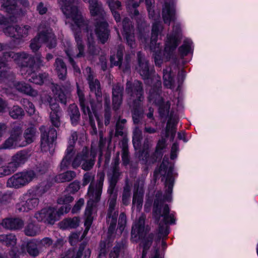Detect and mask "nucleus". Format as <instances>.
Here are the masks:
<instances>
[{
	"instance_id": "40",
	"label": "nucleus",
	"mask_w": 258,
	"mask_h": 258,
	"mask_svg": "<svg viewBox=\"0 0 258 258\" xmlns=\"http://www.w3.org/2000/svg\"><path fill=\"white\" fill-rule=\"evenodd\" d=\"M55 70L60 79L63 80L67 74V67L63 60L59 58L55 60Z\"/></svg>"
},
{
	"instance_id": "17",
	"label": "nucleus",
	"mask_w": 258,
	"mask_h": 258,
	"mask_svg": "<svg viewBox=\"0 0 258 258\" xmlns=\"http://www.w3.org/2000/svg\"><path fill=\"white\" fill-rule=\"evenodd\" d=\"M22 128L20 126H17L13 128L10 137L0 146V150L11 149L18 147H24L21 144Z\"/></svg>"
},
{
	"instance_id": "63",
	"label": "nucleus",
	"mask_w": 258,
	"mask_h": 258,
	"mask_svg": "<svg viewBox=\"0 0 258 258\" xmlns=\"http://www.w3.org/2000/svg\"><path fill=\"white\" fill-rule=\"evenodd\" d=\"M111 11H116L121 8V3L119 1L114 0H106Z\"/></svg>"
},
{
	"instance_id": "39",
	"label": "nucleus",
	"mask_w": 258,
	"mask_h": 258,
	"mask_svg": "<svg viewBox=\"0 0 258 258\" xmlns=\"http://www.w3.org/2000/svg\"><path fill=\"white\" fill-rule=\"evenodd\" d=\"M17 241L16 236L14 234H3L0 235V243L7 246H14L16 244Z\"/></svg>"
},
{
	"instance_id": "13",
	"label": "nucleus",
	"mask_w": 258,
	"mask_h": 258,
	"mask_svg": "<svg viewBox=\"0 0 258 258\" xmlns=\"http://www.w3.org/2000/svg\"><path fill=\"white\" fill-rule=\"evenodd\" d=\"M31 27L27 25L9 26L4 29V33L10 37L18 40V44L22 41L23 38L29 34Z\"/></svg>"
},
{
	"instance_id": "15",
	"label": "nucleus",
	"mask_w": 258,
	"mask_h": 258,
	"mask_svg": "<svg viewBox=\"0 0 258 258\" xmlns=\"http://www.w3.org/2000/svg\"><path fill=\"white\" fill-rule=\"evenodd\" d=\"M125 91L133 100V104H139L143 101V88L141 82L135 80L134 82L127 81L126 85Z\"/></svg>"
},
{
	"instance_id": "33",
	"label": "nucleus",
	"mask_w": 258,
	"mask_h": 258,
	"mask_svg": "<svg viewBox=\"0 0 258 258\" xmlns=\"http://www.w3.org/2000/svg\"><path fill=\"white\" fill-rule=\"evenodd\" d=\"M14 85L18 91L26 95L32 97H35L38 95L37 90L32 89L30 85L25 82H17L14 83Z\"/></svg>"
},
{
	"instance_id": "12",
	"label": "nucleus",
	"mask_w": 258,
	"mask_h": 258,
	"mask_svg": "<svg viewBox=\"0 0 258 258\" xmlns=\"http://www.w3.org/2000/svg\"><path fill=\"white\" fill-rule=\"evenodd\" d=\"M35 176L33 170L17 173L8 180L7 184L10 187L19 188L31 182Z\"/></svg>"
},
{
	"instance_id": "50",
	"label": "nucleus",
	"mask_w": 258,
	"mask_h": 258,
	"mask_svg": "<svg viewBox=\"0 0 258 258\" xmlns=\"http://www.w3.org/2000/svg\"><path fill=\"white\" fill-rule=\"evenodd\" d=\"M131 188L128 184H126L123 188L122 195V202L123 205H128L130 202Z\"/></svg>"
},
{
	"instance_id": "35",
	"label": "nucleus",
	"mask_w": 258,
	"mask_h": 258,
	"mask_svg": "<svg viewBox=\"0 0 258 258\" xmlns=\"http://www.w3.org/2000/svg\"><path fill=\"white\" fill-rule=\"evenodd\" d=\"M74 154V151H73V148L72 146L68 147L65 152V156L59 165V168L61 171L67 169L71 164L72 165Z\"/></svg>"
},
{
	"instance_id": "28",
	"label": "nucleus",
	"mask_w": 258,
	"mask_h": 258,
	"mask_svg": "<svg viewBox=\"0 0 258 258\" xmlns=\"http://www.w3.org/2000/svg\"><path fill=\"white\" fill-rule=\"evenodd\" d=\"M162 17L165 23H169L175 19V9L173 0L165 1L162 9Z\"/></svg>"
},
{
	"instance_id": "3",
	"label": "nucleus",
	"mask_w": 258,
	"mask_h": 258,
	"mask_svg": "<svg viewBox=\"0 0 258 258\" xmlns=\"http://www.w3.org/2000/svg\"><path fill=\"white\" fill-rule=\"evenodd\" d=\"M139 66L137 69L144 79H147L148 83H151V89L149 91V101L159 106V112L161 116L167 115L169 112L170 105L168 102L164 103L160 96L161 88L160 77L155 74L150 77L152 70L150 71L148 62L145 60L141 52L138 53Z\"/></svg>"
},
{
	"instance_id": "49",
	"label": "nucleus",
	"mask_w": 258,
	"mask_h": 258,
	"mask_svg": "<svg viewBox=\"0 0 258 258\" xmlns=\"http://www.w3.org/2000/svg\"><path fill=\"white\" fill-rule=\"evenodd\" d=\"M192 48V42L188 39L184 41L183 44L179 48L181 54L183 56L187 55Z\"/></svg>"
},
{
	"instance_id": "16",
	"label": "nucleus",
	"mask_w": 258,
	"mask_h": 258,
	"mask_svg": "<svg viewBox=\"0 0 258 258\" xmlns=\"http://www.w3.org/2000/svg\"><path fill=\"white\" fill-rule=\"evenodd\" d=\"M20 3L24 7L29 6L27 0H2V9L13 15V17H17L23 14L21 8H19L18 4Z\"/></svg>"
},
{
	"instance_id": "26",
	"label": "nucleus",
	"mask_w": 258,
	"mask_h": 258,
	"mask_svg": "<svg viewBox=\"0 0 258 258\" xmlns=\"http://www.w3.org/2000/svg\"><path fill=\"white\" fill-rule=\"evenodd\" d=\"M119 152L116 153V157L113 160V165L112 169V175L110 178V185L108 189V192L112 194L113 192L114 188L117 182L121 173L119 169Z\"/></svg>"
},
{
	"instance_id": "43",
	"label": "nucleus",
	"mask_w": 258,
	"mask_h": 258,
	"mask_svg": "<svg viewBox=\"0 0 258 258\" xmlns=\"http://www.w3.org/2000/svg\"><path fill=\"white\" fill-rule=\"evenodd\" d=\"M40 231V227L34 223L28 224L24 229L25 234L28 236H35L38 235Z\"/></svg>"
},
{
	"instance_id": "22",
	"label": "nucleus",
	"mask_w": 258,
	"mask_h": 258,
	"mask_svg": "<svg viewBox=\"0 0 258 258\" xmlns=\"http://www.w3.org/2000/svg\"><path fill=\"white\" fill-rule=\"evenodd\" d=\"M85 73L87 75L90 90L95 93L96 99L99 102L102 101V92L101 91L100 85L99 81L95 79L90 68L87 67L85 70Z\"/></svg>"
},
{
	"instance_id": "21",
	"label": "nucleus",
	"mask_w": 258,
	"mask_h": 258,
	"mask_svg": "<svg viewBox=\"0 0 258 258\" xmlns=\"http://www.w3.org/2000/svg\"><path fill=\"white\" fill-rule=\"evenodd\" d=\"M144 182L143 180L138 181L134 184V196L133 199V209L140 211L142 207Z\"/></svg>"
},
{
	"instance_id": "8",
	"label": "nucleus",
	"mask_w": 258,
	"mask_h": 258,
	"mask_svg": "<svg viewBox=\"0 0 258 258\" xmlns=\"http://www.w3.org/2000/svg\"><path fill=\"white\" fill-rule=\"evenodd\" d=\"M96 152L91 148L90 151L87 147L78 151L72 160V166L74 169L81 167L85 171L91 170L95 162Z\"/></svg>"
},
{
	"instance_id": "9",
	"label": "nucleus",
	"mask_w": 258,
	"mask_h": 258,
	"mask_svg": "<svg viewBox=\"0 0 258 258\" xmlns=\"http://www.w3.org/2000/svg\"><path fill=\"white\" fill-rule=\"evenodd\" d=\"M48 188L46 186L44 188V184L42 183L29 190L25 195V202L17 205V210L19 212H28L36 208L39 203L38 197L41 196Z\"/></svg>"
},
{
	"instance_id": "14",
	"label": "nucleus",
	"mask_w": 258,
	"mask_h": 258,
	"mask_svg": "<svg viewBox=\"0 0 258 258\" xmlns=\"http://www.w3.org/2000/svg\"><path fill=\"white\" fill-rule=\"evenodd\" d=\"M110 194L111 197L109 200V208L106 217V222L109 225L108 233L112 234L115 229L118 213L114 209L116 205V195L113 194V192Z\"/></svg>"
},
{
	"instance_id": "30",
	"label": "nucleus",
	"mask_w": 258,
	"mask_h": 258,
	"mask_svg": "<svg viewBox=\"0 0 258 258\" xmlns=\"http://www.w3.org/2000/svg\"><path fill=\"white\" fill-rule=\"evenodd\" d=\"M161 29L159 22H155L153 24L151 37L149 47L153 51H158L159 48V44L157 43L158 34Z\"/></svg>"
},
{
	"instance_id": "57",
	"label": "nucleus",
	"mask_w": 258,
	"mask_h": 258,
	"mask_svg": "<svg viewBox=\"0 0 258 258\" xmlns=\"http://www.w3.org/2000/svg\"><path fill=\"white\" fill-rule=\"evenodd\" d=\"M80 182L76 180L69 185L66 190L71 194H75L80 189Z\"/></svg>"
},
{
	"instance_id": "2",
	"label": "nucleus",
	"mask_w": 258,
	"mask_h": 258,
	"mask_svg": "<svg viewBox=\"0 0 258 258\" xmlns=\"http://www.w3.org/2000/svg\"><path fill=\"white\" fill-rule=\"evenodd\" d=\"M74 0H58V3L61 6V9L66 17V23H71V28L74 32L78 53L76 54L74 51L69 41L66 42V45H64V51L75 72L80 73V69L76 66L73 57L79 58L84 56V46L83 44L80 33L82 31H86L88 32V28L87 22L84 20L78 8L74 5Z\"/></svg>"
},
{
	"instance_id": "47",
	"label": "nucleus",
	"mask_w": 258,
	"mask_h": 258,
	"mask_svg": "<svg viewBox=\"0 0 258 258\" xmlns=\"http://www.w3.org/2000/svg\"><path fill=\"white\" fill-rule=\"evenodd\" d=\"M153 235V234H150L149 236L144 239L142 242V245L143 248L142 258H146L147 250L150 248L151 243L152 242Z\"/></svg>"
},
{
	"instance_id": "27",
	"label": "nucleus",
	"mask_w": 258,
	"mask_h": 258,
	"mask_svg": "<svg viewBox=\"0 0 258 258\" xmlns=\"http://www.w3.org/2000/svg\"><path fill=\"white\" fill-rule=\"evenodd\" d=\"M146 217L142 215L139 219L135 222L133 225L132 229V235L135 237L141 238L144 236L148 231L147 227H145V220Z\"/></svg>"
},
{
	"instance_id": "61",
	"label": "nucleus",
	"mask_w": 258,
	"mask_h": 258,
	"mask_svg": "<svg viewBox=\"0 0 258 258\" xmlns=\"http://www.w3.org/2000/svg\"><path fill=\"white\" fill-rule=\"evenodd\" d=\"M74 200L73 197L69 195H64L60 196L58 200L57 203L59 204L67 205L71 203Z\"/></svg>"
},
{
	"instance_id": "7",
	"label": "nucleus",
	"mask_w": 258,
	"mask_h": 258,
	"mask_svg": "<svg viewBox=\"0 0 258 258\" xmlns=\"http://www.w3.org/2000/svg\"><path fill=\"white\" fill-rule=\"evenodd\" d=\"M38 30L39 32L37 35L31 41L30 47L31 50L33 52L37 51L43 43H45L47 47L49 48L55 47L56 38L51 29L45 23H42Z\"/></svg>"
},
{
	"instance_id": "4",
	"label": "nucleus",
	"mask_w": 258,
	"mask_h": 258,
	"mask_svg": "<svg viewBox=\"0 0 258 258\" xmlns=\"http://www.w3.org/2000/svg\"><path fill=\"white\" fill-rule=\"evenodd\" d=\"M4 59L9 61L13 59L20 68V73L29 82L38 85L43 84L48 78V75L44 73L37 75L34 73V59L29 54L13 51L4 53Z\"/></svg>"
},
{
	"instance_id": "31",
	"label": "nucleus",
	"mask_w": 258,
	"mask_h": 258,
	"mask_svg": "<svg viewBox=\"0 0 258 258\" xmlns=\"http://www.w3.org/2000/svg\"><path fill=\"white\" fill-rule=\"evenodd\" d=\"M178 122V117L176 115L170 114V117L167 121L166 130L164 134L165 137H167L169 135H171V139L173 140L175 135L176 130L175 125Z\"/></svg>"
},
{
	"instance_id": "11",
	"label": "nucleus",
	"mask_w": 258,
	"mask_h": 258,
	"mask_svg": "<svg viewBox=\"0 0 258 258\" xmlns=\"http://www.w3.org/2000/svg\"><path fill=\"white\" fill-rule=\"evenodd\" d=\"M38 246L36 239L25 240L18 248H12L10 251L9 254L12 258H18L20 256L26 255L27 253L30 255L36 256L39 254Z\"/></svg>"
},
{
	"instance_id": "10",
	"label": "nucleus",
	"mask_w": 258,
	"mask_h": 258,
	"mask_svg": "<svg viewBox=\"0 0 258 258\" xmlns=\"http://www.w3.org/2000/svg\"><path fill=\"white\" fill-rule=\"evenodd\" d=\"M41 133V149L45 152H49L52 154L54 150V142L56 139V131L51 127L42 125L40 127Z\"/></svg>"
},
{
	"instance_id": "53",
	"label": "nucleus",
	"mask_w": 258,
	"mask_h": 258,
	"mask_svg": "<svg viewBox=\"0 0 258 258\" xmlns=\"http://www.w3.org/2000/svg\"><path fill=\"white\" fill-rule=\"evenodd\" d=\"M105 104V124L106 125H108L110 122V111L109 108L110 99L109 96L105 95L104 97Z\"/></svg>"
},
{
	"instance_id": "36",
	"label": "nucleus",
	"mask_w": 258,
	"mask_h": 258,
	"mask_svg": "<svg viewBox=\"0 0 258 258\" xmlns=\"http://www.w3.org/2000/svg\"><path fill=\"white\" fill-rule=\"evenodd\" d=\"M101 175L103 176V180H102V185L103 184V181L104 179V174L103 173H100L98 174V177L99 178L98 180H97V182L96 184L93 182L95 179V174L92 172H86L83 177L82 180V185L83 186H85L86 185H87L89 182H91L90 184H93V186L95 188L97 185L98 184L100 180L101 179L100 177H101Z\"/></svg>"
},
{
	"instance_id": "45",
	"label": "nucleus",
	"mask_w": 258,
	"mask_h": 258,
	"mask_svg": "<svg viewBox=\"0 0 258 258\" xmlns=\"http://www.w3.org/2000/svg\"><path fill=\"white\" fill-rule=\"evenodd\" d=\"M47 212L49 211V214H45L46 219H45V223L53 224L54 222L57 220L56 214V210L53 208L48 207L46 208Z\"/></svg>"
},
{
	"instance_id": "58",
	"label": "nucleus",
	"mask_w": 258,
	"mask_h": 258,
	"mask_svg": "<svg viewBox=\"0 0 258 258\" xmlns=\"http://www.w3.org/2000/svg\"><path fill=\"white\" fill-rule=\"evenodd\" d=\"M140 103L139 104H137L135 105V104H133V107L134 108V111L133 112V119L134 122L135 123H139L140 121V120L142 119L143 117V113L139 112L137 110V107L140 106Z\"/></svg>"
},
{
	"instance_id": "34",
	"label": "nucleus",
	"mask_w": 258,
	"mask_h": 258,
	"mask_svg": "<svg viewBox=\"0 0 258 258\" xmlns=\"http://www.w3.org/2000/svg\"><path fill=\"white\" fill-rule=\"evenodd\" d=\"M24 141L21 142L22 144H24V147L33 142L37 136V131L36 127L33 125H30L24 131Z\"/></svg>"
},
{
	"instance_id": "56",
	"label": "nucleus",
	"mask_w": 258,
	"mask_h": 258,
	"mask_svg": "<svg viewBox=\"0 0 258 258\" xmlns=\"http://www.w3.org/2000/svg\"><path fill=\"white\" fill-rule=\"evenodd\" d=\"M22 102L28 113L30 115H32L35 113V108L32 102L26 99H24Z\"/></svg>"
},
{
	"instance_id": "23",
	"label": "nucleus",
	"mask_w": 258,
	"mask_h": 258,
	"mask_svg": "<svg viewBox=\"0 0 258 258\" xmlns=\"http://www.w3.org/2000/svg\"><path fill=\"white\" fill-rule=\"evenodd\" d=\"M123 33L122 35L126 41L127 45L131 48L136 47V42L134 34V29L132 23L128 18H125L122 22Z\"/></svg>"
},
{
	"instance_id": "54",
	"label": "nucleus",
	"mask_w": 258,
	"mask_h": 258,
	"mask_svg": "<svg viewBox=\"0 0 258 258\" xmlns=\"http://www.w3.org/2000/svg\"><path fill=\"white\" fill-rule=\"evenodd\" d=\"M145 2L149 18L154 19V20H156V18L159 19V15H158L157 16H155L154 14V11L153 10L154 6H153L154 3V0H145Z\"/></svg>"
},
{
	"instance_id": "51",
	"label": "nucleus",
	"mask_w": 258,
	"mask_h": 258,
	"mask_svg": "<svg viewBox=\"0 0 258 258\" xmlns=\"http://www.w3.org/2000/svg\"><path fill=\"white\" fill-rule=\"evenodd\" d=\"M16 170L14 164L10 162L7 166H4L0 168V174L3 176L11 174Z\"/></svg>"
},
{
	"instance_id": "55",
	"label": "nucleus",
	"mask_w": 258,
	"mask_h": 258,
	"mask_svg": "<svg viewBox=\"0 0 258 258\" xmlns=\"http://www.w3.org/2000/svg\"><path fill=\"white\" fill-rule=\"evenodd\" d=\"M88 49L90 53L92 54H96L99 51V48L96 47L95 45V42L94 39L91 34L90 36L88 37Z\"/></svg>"
},
{
	"instance_id": "59",
	"label": "nucleus",
	"mask_w": 258,
	"mask_h": 258,
	"mask_svg": "<svg viewBox=\"0 0 258 258\" xmlns=\"http://www.w3.org/2000/svg\"><path fill=\"white\" fill-rule=\"evenodd\" d=\"M166 140L165 139H162L159 140L156 147L155 155L161 156L162 154V150L166 147Z\"/></svg>"
},
{
	"instance_id": "32",
	"label": "nucleus",
	"mask_w": 258,
	"mask_h": 258,
	"mask_svg": "<svg viewBox=\"0 0 258 258\" xmlns=\"http://www.w3.org/2000/svg\"><path fill=\"white\" fill-rule=\"evenodd\" d=\"M1 224L6 229L16 230L21 228L24 222L20 218H7L3 221Z\"/></svg>"
},
{
	"instance_id": "44",
	"label": "nucleus",
	"mask_w": 258,
	"mask_h": 258,
	"mask_svg": "<svg viewBox=\"0 0 258 258\" xmlns=\"http://www.w3.org/2000/svg\"><path fill=\"white\" fill-rule=\"evenodd\" d=\"M27 155L23 152H19L13 157L11 163L14 164L15 168H17L21 164H24L27 160Z\"/></svg>"
},
{
	"instance_id": "37",
	"label": "nucleus",
	"mask_w": 258,
	"mask_h": 258,
	"mask_svg": "<svg viewBox=\"0 0 258 258\" xmlns=\"http://www.w3.org/2000/svg\"><path fill=\"white\" fill-rule=\"evenodd\" d=\"M76 177V173L74 171L69 170L56 175L54 177L55 182L62 183L69 182Z\"/></svg>"
},
{
	"instance_id": "24",
	"label": "nucleus",
	"mask_w": 258,
	"mask_h": 258,
	"mask_svg": "<svg viewBox=\"0 0 258 258\" xmlns=\"http://www.w3.org/2000/svg\"><path fill=\"white\" fill-rule=\"evenodd\" d=\"M71 84L69 82H66L64 85L61 86L52 84L51 90L54 95L58 98L61 103L64 104L67 103V95L71 91Z\"/></svg>"
},
{
	"instance_id": "48",
	"label": "nucleus",
	"mask_w": 258,
	"mask_h": 258,
	"mask_svg": "<svg viewBox=\"0 0 258 258\" xmlns=\"http://www.w3.org/2000/svg\"><path fill=\"white\" fill-rule=\"evenodd\" d=\"M142 139V131L139 128L136 127L134 131L133 137V143L136 149L139 147Z\"/></svg>"
},
{
	"instance_id": "62",
	"label": "nucleus",
	"mask_w": 258,
	"mask_h": 258,
	"mask_svg": "<svg viewBox=\"0 0 258 258\" xmlns=\"http://www.w3.org/2000/svg\"><path fill=\"white\" fill-rule=\"evenodd\" d=\"M83 249V248L80 247L77 253L73 251H69L66 255L65 258H81Z\"/></svg>"
},
{
	"instance_id": "6",
	"label": "nucleus",
	"mask_w": 258,
	"mask_h": 258,
	"mask_svg": "<svg viewBox=\"0 0 258 258\" xmlns=\"http://www.w3.org/2000/svg\"><path fill=\"white\" fill-rule=\"evenodd\" d=\"M100 178L101 179L98 184L95 188L93 186V184H91L88 187L87 194L89 197V200L87 202L85 211L86 220L84 225L86 228L84 234H87L92 224L93 217L91 215L93 207L95 206V204L98 203L100 200L102 190V175H101Z\"/></svg>"
},
{
	"instance_id": "19",
	"label": "nucleus",
	"mask_w": 258,
	"mask_h": 258,
	"mask_svg": "<svg viewBox=\"0 0 258 258\" xmlns=\"http://www.w3.org/2000/svg\"><path fill=\"white\" fill-rule=\"evenodd\" d=\"M176 68L172 67H167L163 70V79L164 86L167 88L172 90H178L179 85L175 80L176 75Z\"/></svg>"
},
{
	"instance_id": "52",
	"label": "nucleus",
	"mask_w": 258,
	"mask_h": 258,
	"mask_svg": "<svg viewBox=\"0 0 258 258\" xmlns=\"http://www.w3.org/2000/svg\"><path fill=\"white\" fill-rule=\"evenodd\" d=\"M126 223V215L124 213H121L119 217L118 225L117 228V232H118L119 234H121L123 232Z\"/></svg>"
},
{
	"instance_id": "1",
	"label": "nucleus",
	"mask_w": 258,
	"mask_h": 258,
	"mask_svg": "<svg viewBox=\"0 0 258 258\" xmlns=\"http://www.w3.org/2000/svg\"><path fill=\"white\" fill-rule=\"evenodd\" d=\"M172 172L173 168L171 167L167 168L163 162L159 168V173L165 177V194L163 196L161 191L157 192L153 210V216L159 225V233L164 236L169 233L167 224H174L175 221L173 214L169 213L168 205L163 203L171 201L174 183Z\"/></svg>"
},
{
	"instance_id": "38",
	"label": "nucleus",
	"mask_w": 258,
	"mask_h": 258,
	"mask_svg": "<svg viewBox=\"0 0 258 258\" xmlns=\"http://www.w3.org/2000/svg\"><path fill=\"white\" fill-rule=\"evenodd\" d=\"M68 113L73 125H76L79 123L80 114L79 109L75 104H71L68 109Z\"/></svg>"
},
{
	"instance_id": "64",
	"label": "nucleus",
	"mask_w": 258,
	"mask_h": 258,
	"mask_svg": "<svg viewBox=\"0 0 258 258\" xmlns=\"http://www.w3.org/2000/svg\"><path fill=\"white\" fill-rule=\"evenodd\" d=\"M37 243L39 246L47 247L52 244V241L48 237H45L41 240L37 239Z\"/></svg>"
},
{
	"instance_id": "41",
	"label": "nucleus",
	"mask_w": 258,
	"mask_h": 258,
	"mask_svg": "<svg viewBox=\"0 0 258 258\" xmlns=\"http://www.w3.org/2000/svg\"><path fill=\"white\" fill-rule=\"evenodd\" d=\"M79 219L78 217L67 218L60 223V227L62 229L75 228L79 226Z\"/></svg>"
},
{
	"instance_id": "25",
	"label": "nucleus",
	"mask_w": 258,
	"mask_h": 258,
	"mask_svg": "<svg viewBox=\"0 0 258 258\" xmlns=\"http://www.w3.org/2000/svg\"><path fill=\"white\" fill-rule=\"evenodd\" d=\"M173 34L172 35H168L165 43V51L170 53L174 50L177 47V41L179 38V34L180 31V26L176 24L173 26Z\"/></svg>"
},
{
	"instance_id": "20",
	"label": "nucleus",
	"mask_w": 258,
	"mask_h": 258,
	"mask_svg": "<svg viewBox=\"0 0 258 258\" xmlns=\"http://www.w3.org/2000/svg\"><path fill=\"white\" fill-rule=\"evenodd\" d=\"M47 101L51 109V111L49 113L50 122L53 126L58 127L61 124V110L60 107L58 104L55 102V100L50 96L47 97Z\"/></svg>"
},
{
	"instance_id": "18",
	"label": "nucleus",
	"mask_w": 258,
	"mask_h": 258,
	"mask_svg": "<svg viewBox=\"0 0 258 258\" xmlns=\"http://www.w3.org/2000/svg\"><path fill=\"white\" fill-rule=\"evenodd\" d=\"M77 93L79 98L80 104L83 110L84 113L86 114H88L89 117L90 124L92 128L91 133L92 135H96L97 133V128L95 126L94 121L92 119V112H95V106H94L92 101H90V104L91 106L92 111L90 109L88 105H86L84 95L83 92L79 89V87L77 86Z\"/></svg>"
},
{
	"instance_id": "5",
	"label": "nucleus",
	"mask_w": 258,
	"mask_h": 258,
	"mask_svg": "<svg viewBox=\"0 0 258 258\" xmlns=\"http://www.w3.org/2000/svg\"><path fill=\"white\" fill-rule=\"evenodd\" d=\"M86 2L89 4V10L92 16H98L101 19L96 22L95 32L99 40L104 43L108 38L109 31L108 24L106 22V13L104 12L102 4L98 0H87Z\"/></svg>"
},
{
	"instance_id": "29",
	"label": "nucleus",
	"mask_w": 258,
	"mask_h": 258,
	"mask_svg": "<svg viewBox=\"0 0 258 258\" xmlns=\"http://www.w3.org/2000/svg\"><path fill=\"white\" fill-rule=\"evenodd\" d=\"M123 87L117 83L112 87V104L113 108L116 110L119 108L122 100Z\"/></svg>"
},
{
	"instance_id": "46",
	"label": "nucleus",
	"mask_w": 258,
	"mask_h": 258,
	"mask_svg": "<svg viewBox=\"0 0 258 258\" xmlns=\"http://www.w3.org/2000/svg\"><path fill=\"white\" fill-rule=\"evenodd\" d=\"M10 115L14 119L21 118L24 115V111L20 106H14L9 111Z\"/></svg>"
},
{
	"instance_id": "42",
	"label": "nucleus",
	"mask_w": 258,
	"mask_h": 258,
	"mask_svg": "<svg viewBox=\"0 0 258 258\" xmlns=\"http://www.w3.org/2000/svg\"><path fill=\"white\" fill-rule=\"evenodd\" d=\"M123 50V46H118L116 54L112 55L110 56V60L111 65L118 66L120 68L121 67V62L122 59Z\"/></svg>"
},
{
	"instance_id": "60",
	"label": "nucleus",
	"mask_w": 258,
	"mask_h": 258,
	"mask_svg": "<svg viewBox=\"0 0 258 258\" xmlns=\"http://www.w3.org/2000/svg\"><path fill=\"white\" fill-rule=\"evenodd\" d=\"M49 214L48 212H47L45 208H43L41 209L40 211H39L35 213L34 215V217L38 221H43L45 222V219H46V217H45L46 215L45 214Z\"/></svg>"
}]
</instances>
